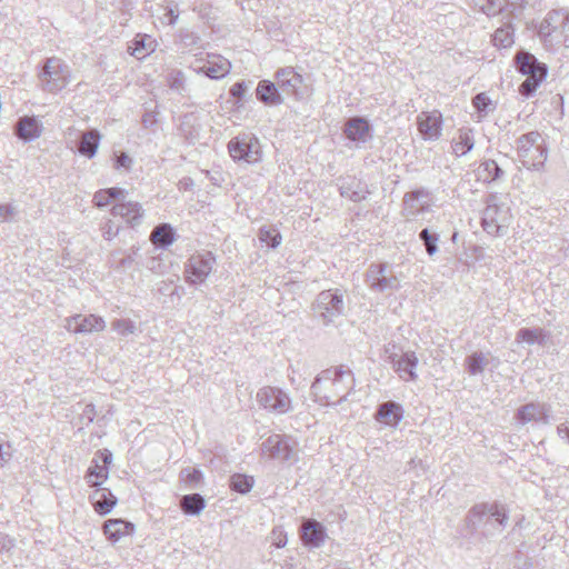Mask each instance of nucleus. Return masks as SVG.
<instances>
[{
  "label": "nucleus",
  "instance_id": "f257e3e1",
  "mask_svg": "<svg viewBox=\"0 0 569 569\" xmlns=\"http://www.w3.org/2000/svg\"><path fill=\"white\" fill-rule=\"evenodd\" d=\"M355 388V377L343 366L323 370L311 385V396L322 406H337L347 400Z\"/></svg>",
  "mask_w": 569,
  "mask_h": 569
},
{
  "label": "nucleus",
  "instance_id": "f03ea898",
  "mask_svg": "<svg viewBox=\"0 0 569 569\" xmlns=\"http://www.w3.org/2000/svg\"><path fill=\"white\" fill-rule=\"evenodd\" d=\"M509 513L505 505L481 502L472 506L465 517V530L469 535L491 538L500 535L507 527Z\"/></svg>",
  "mask_w": 569,
  "mask_h": 569
},
{
  "label": "nucleus",
  "instance_id": "7ed1b4c3",
  "mask_svg": "<svg viewBox=\"0 0 569 569\" xmlns=\"http://www.w3.org/2000/svg\"><path fill=\"white\" fill-rule=\"evenodd\" d=\"M517 151L523 167L533 170L543 168L547 147L540 132L530 131L517 140Z\"/></svg>",
  "mask_w": 569,
  "mask_h": 569
},
{
  "label": "nucleus",
  "instance_id": "20e7f679",
  "mask_svg": "<svg viewBox=\"0 0 569 569\" xmlns=\"http://www.w3.org/2000/svg\"><path fill=\"white\" fill-rule=\"evenodd\" d=\"M538 34L546 44H560L569 40V12L552 10L540 23Z\"/></svg>",
  "mask_w": 569,
  "mask_h": 569
},
{
  "label": "nucleus",
  "instance_id": "39448f33",
  "mask_svg": "<svg viewBox=\"0 0 569 569\" xmlns=\"http://www.w3.org/2000/svg\"><path fill=\"white\" fill-rule=\"evenodd\" d=\"M482 212L481 226L483 230L493 237H503L511 221L510 208L497 203V196L490 194Z\"/></svg>",
  "mask_w": 569,
  "mask_h": 569
},
{
  "label": "nucleus",
  "instance_id": "423d86ee",
  "mask_svg": "<svg viewBox=\"0 0 569 569\" xmlns=\"http://www.w3.org/2000/svg\"><path fill=\"white\" fill-rule=\"evenodd\" d=\"M230 157L236 161L254 164L261 161L262 150L259 139L250 132H242L228 143Z\"/></svg>",
  "mask_w": 569,
  "mask_h": 569
},
{
  "label": "nucleus",
  "instance_id": "0eeeda50",
  "mask_svg": "<svg viewBox=\"0 0 569 569\" xmlns=\"http://www.w3.org/2000/svg\"><path fill=\"white\" fill-rule=\"evenodd\" d=\"M40 79L46 91L57 93L70 82V69L61 59L48 58Z\"/></svg>",
  "mask_w": 569,
  "mask_h": 569
},
{
  "label": "nucleus",
  "instance_id": "6e6552de",
  "mask_svg": "<svg viewBox=\"0 0 569 569\" xmlns=\"http://www.w3.org/2000/svg\"><path fill=\"white\" fill-rule=\"evenodd\" d=\"M256 398L264 410L276 415H284L293 409L289 393L279 387L264 386L258 390Z\"/></svg>",
  "mask_w": 569,
  "mask_h": 569
},
{
  "label": "nucleus",
  "instance_id": "1a4fd4ad",
  "mask_svg": "<svg viewBox=\"0 0 569 569\" xmlns=\"http://www.w3.org/2000/svg\"><path fill=\"white\" fill-rule=\"evenodd\" d=\"M313 310L325 323L331 322L343 313V295L338 289L321 291L313 303Z\"/></svg>",
  "mask_w": 569,
  "mask_h": 569
},
{
  "label": "nucleus",
  "instance_id": "9d476101",
  "mask_svg": "<svg viewBox=\"0 0 569 569\" xmlns=\"http://www.w3.org/2000/svg\"><path fill=\"white\" fill-rule=\"evenodd\" d=\"M214 263L216 258L210 251L192 254L186 263V280L192 284L204 282L211 273Z\"/></svg>",
  "mask_w": 569,
  "mask_h": 569
},
{
  "label": "nucleus",
  "instance_id": "9b49d317",
  "mask_svg": "<svg viewBox=\"0 0 569 569\" xmlns=\"http://www.w3.org/2000/svg\"><path fill=\"white\" fill-rule=\"evenodd\" d=\"M418 358L413 351L392 352L388 356V363L403 381H415L418 378L416 368Z\"/></svg>",
  "mask_w": 569,
  "mask_h": 569
},
{
  "label": "nucleus",
  "instance_id": "f8f14e48",
  "mask_svg": "<svg viewBox=\"0 0 569 569\" xmlns=\"http://www.w3.org/2000/svg\"><path fill=\"white\" fill-rule=\"evenodd\" d=\"M263 455L271 459L289 461L295 457L291 438L281 435H271L261 445Z\"/></svg>",
  "mask_w": 569,
  "mask_h": 569
},
{
  "label": "nucleus",
  "instance_id": "ddd939ff",
  "mask_svg": "<svg viewBox=\"0 0 569 569\" xmlns=\"http://www.w3.org/2000/svg\"><path fill=\"white\" fill-rule=\"evenodd\" d=\"M367 282L370 288L380 292L399 287L398 278L388 269L387 263L371 264L367 271Z\"/></svg>",
  "mask_w": 569,
  "mask_h": 569
},
{
  "label": "nucleus",
  "instance_id": "4468645a",
  "mask_svg": "<svg viewBox=\"0 0 569 569\" xmlns=\"http://www.w3.org/2000/svg\"><path fill=\"white\" fill-rule=\"evenodd\" d=\"M274 77L280 92L287 96H293L296 99H301L303 97V78L295 70V68H281L276 72Z\"/></svg>",
  "mask_w": 569,
  "mask_h": 569
},
{
  "label": "nucleus",
  "instance_id": "2eb2a0df",
  "mask_svg": "<svg viewBox=\"0 0 569 569\" xmlns=\"http://www.w3.org/2000/svg\"><path fill=\"white\" fill-rule=\"evenodd\" d=\"M64 328L73 333H96L106 328L103 318L96 315H74L66 319Z\"/></svg>",
  "mask_w": 569,
  "mask_h": 569
},
{
  "label": "nucleus",
  "instance_id": "dca6fc26",
  "mask_svg": "<svg viewBox=\"0 0 569 569\" xmlns=\"http://www.w3.org/2000/svg\"><path fill=\"white\" fill-rule=\"evenodd\" d=\"M419 133L425 140L436 141L442 131V114L439 110L423 111L417 117Z\"/></svg>",
  "mask_w": 569,
  "mask_h": 569
},
{
  "label": "nucleus",
  "instance_id": "f3484780",
  "mask_svg": "<svg viewBox=\"0 0 569 569\" xmlns=\"http://www.w3.org/2000/svg\"><path fill=\"white\" fill-rule=\"evenodd\" d=\"M123 194L121 199L116 202L111 209L114 217H121L127 224L137 227L142 222L144 210L137 201H127Z\"/></svg>",
  "mask_w": 569,
  "mask_h": 569
},
{
  "label": "nucleus",
  "instance_id": "a211bd4d",
  "mask_svg": "<svg viewBox=\"0 0 569 569\" xmlns=\"http://www.w3.org/2000/svg\"><path fill=\"white\" fill-rule=\"evenodd\" d=\"M343 133L353 142L366 143L372 138V127L366 118L352 117L345 123Z\"/></svg>",
  "mask_w": 569,
  "mask_h": 569
},
{
  "label": "nucleus",
  "instance_id": "6ab92c4d",
  "mask_svg": "<svg viewBox=\"0 0 569 569\" xmlns=\"http://www.w3.org/2000/svg\"><path fill=\"white\" fill-rule=\"evenodd\" d=\"M14 133L22 141L31 142L41 136L42 124L36 117L24 116L17 121Z\"/></svg>",
  "mask_w": 569,
  "mask_h": 569
},
{
  "label": "nucleus",
  "instance_id": "aec40b11",
  "mask_svg": "<svg viewBox=\"0 0 569 569\" xmlns=\"http://www.w3.org/2000/svg\"><path fill=\"white\" fill-rule=\"evenodd\" d=\"M301 537L306 546L318 548L325 542L327 531L321 522L308 519L302 525Z\"/></svg>",
  "mask_w": 569,
  "mask_h": 569
},
{
  "label": "nucleus",
  "instance_id": "412c9836",
  "mask_svg": "<svg viewBox=\"0 0 569 569\" xmlns=\"http://www.w3.org/2000/svg\"><path fill=\"white\" fill-rule=\"evenodd\" d=\"M548 412L549 409L546 405L530 402L518 409L516 418L522 425L533 421L547 423Z\"/></svg>",
  "mask_w": 569,
  "mask_h": 569
},
{
  "label": "nucleus",
  "instance_id": "4be33fe9",
  "mask_svg": "<svg viewBox=\"0 0 569 569\" xmlns=\"http://www.w3.org/2000/svg\"><path fill=\"white\" fill-rule=\"evenodd\" d=\"M257 99L266 106H279L283 103L278 84L270 80H260L256 89Z\"/></svg>",
  "mask_w": 569,
  "mask_h": 569
},
{
  "label": "nucleus",
  "instance_id": "5701e85b",
  "mask_svg": "<svg viewBox=\"0 0 569 569\" xmlns=\"http://www.w3.org/2000/svg\"><path fill=\"white\" fill-rule=\"evenodd\" d=\"M117 497L107 488H97L91 496V502L96 512L100 516L109 515L117 505Z\"/></svg>",
  "mask_w": 569,
  "mask_h": 569
},
{
  "label": "nucleus",
  "instance_id": "b1692460",
  "mask_svg": "<svg viewBox=\"0 0 569 569\" xmlns=\"http://www.w3.org/2000/svg\"><path fill=\"white\" fill-rule=\"evenodd\" d=\"M133 531L134 525L123 519H109L103 525V532L112 542H118L122 537L131 535Z\"/></svg>",
  "mask_w": 569,
  "mask_h": 569
},
{
  "label": "nucleus",
  "instance_id": "393cba45",
  "mask_svg": "<svg viewBox=\"0 0 569 569\" xmlns=\"http://www.w3.org/2000/svg\"><path fill=\"white\" fill-rule=\"evenodd\" d=\"M516 68L522 74H532L543 72L547 74V66L539 62L538 59L528 51H520L517 53Z\"/></svg>",
  "mask_w": 569,
  "mask_h": 569
},
{
  "label": "nucleus",
  "instance_id": "a878e982",
  "mask_svg": "<svg viewBox=\"0 0 569 569\" xmlns=\"http://www.w3.org/2000/svg\"><path fill=\"white\" fill-rule=\"evenodd\" d=\"M403 416L402 407L395 401H387L378 407L376 419L388 426H397Z\"/></svg>",
  "mask_w": 569,
  "mask_h": 569
},
{
  "label": "nucleus",
  "instance_id": "bb28decb",
  "mask_svg": "<svg viewBox=\"0 0 569 569\" xmlns=\"http://www.w3.org/2000/svg\"><path fill=\"white\" fill-rule=\"evenodd\" d=\"M101 136L97 129H90L81 133L78 142V151L81 156L92 159L98 150Z\"/></svg>",
  "mask_w": 569,
  "mask_h": 569
},
{
  "label": "nucleus",
  "instance_id": "cd10ccee",
  "mask_svg": "<svg viewBox=\"0 0 569 569\" xmlns=\"http://www.w3.org/2000/svg\"><path fill=\"white\" fill-rule=\"evenodd\" d=\"M231 63L229 60L218 57L214 61H208L207 64L199 68L198 72L203 73L210 79L218 80L230 72Z\"/></svg>",
  "mask_w": 569,
  "mask_h": 569
},
{
  "label": "nucleus",
  "instance_id": "c85d7f7f",
  "mask_svg": "<svg viewBox=\"0 0 569 569\" xmlns=\"http://www.w3.org/2000/svg\"><path fill=\"white\" fill-rule=\"evenodd\" d=\"M180 509L184 515L198 516L206 508V500L200 493H190L181 497Z\"/></svg>",
  "mask_w": 569,
  "mask_h": 569
},
{
  "label": "nucleus",
  "instance_id": "c756f323",
  "mask_svg": "<svg viewBox=\"0 0 569 569\" xmlns=\"http://www.w3.org/2000/svg\"><path fill=\"white\" fill-rule=\"evenodd\" d=\"M150 240L154 246L166 249L174 241V230L169 223H160L151 231Z\"/></svg>",
  "mask_w": 569,
  "mask_h": 569
},
{
  "label": "nucleus",
  "instance_id": "7c9ffc66",
  "mask_svg": "<svg viewBox=\"0 0 569 569\" xmlns=\"http://www.w3.org/2000/svg\"><path fill=\"white\" fill-rule=\"evenodd\" d=\"M339 193L353 202H360L366 199L368 192L363 190L359 181L352 178L339 186Z\"/></svg>",
  "mask_w": 569,
  "mask_h": 569
},
{
  "label": "nucleus",
  "instance_id": "2f4dec72",
  "mask_svg": "<svg viewBox=\"0 0 569 569\" xmlns=\"http://www.w3.org/2000/svg\"><path fill=\"white\" fill-rule=\"evenodd\" d=\"M516 340L528 345L538 343L545 346L548 340V333L542 328H521L516 335Z\"/></svg>",
  "mask_w": 569,
  "mask_h": 569
},
{
  "label": "nucleus",
  "instance_id": "473e14b6",
  "mask_svg": "<svg viewBox=\"0 0 569 569\" xmlns=\"http://www.w3.org/2000/svg\"><path fill=\"white\" fill-rule=\"evenodd\" d=\"M132 49L131 54L134 56L138 59H142L147 56H149L154 50V40L147 34H137L136 38L132 41Z\"/></svg>",
  "mask_w": 569,
  "mask_h": 569
},
{
  "label": "nucleus",
  "instance_id": "72a5a7b5",
  "mask_svg": "<svg viewBox=\"0 0 569 569\" xmlns=\"http://www.w3.org/2000/svg\"><path fill=\"white\" fill-rule=\"evenodd\" d=\"M127 191L121 188H108L97 191L93 196V202L98 208L108 206L111 201L121 199Z\"/></svg>",
  "mask_w": 569,
  "mask_h": 569
},
{
  "label": "nucleus",
  "instance_id": "f704fd0d",
  "mask_svg": "<svg viewBox=\"0 0 569 569\" xmlns=\"http://www.w3.org/2000/svg\"><path fill=\"white\" fill-rule=\"evenodd\" d=\"M475 146L472 130L460 129L457 140H453V151L457 156H465L472 150Z\"/></svg>",
  "mask_w": 569,
  "mask_h": 569
},
{
  "label": "nucleus",
  "instance_id": "c9c22d12",
  "mask_svg": "<svg viewBox=\"0 0 569 569\" xmlns=\"http://www.w3.org/2000/svg\"><path fill=\"white\" fill-rule=\"evenodd\" d=\"M253 485V477L243 473H234L229 479L230 489L241 495H246L251 491Z\"/></svg>",
  "mask_w": 569,
  "mask_h": 569
},
{
  "label": "nucleus",
  "instance_id": "e433bc0d",
  "mask_svg": "<svg viewBox=\"0 0 569 569\" xmlns=\"http://www.w3.org/2000/svg\"><path fill=\"white\" fill-rule=\"evenodd\" d=\"M526 76V80L519 87V92L521 96L528 98L537 91L541 82L546 79L547 74L539 72Z\"/></svg>",
  "mask_w": 569,
  "mask_h": 569
},
{
  "label": "nucleus",
  "instance_id": "4c0bfd02",
  "mask_svg": "<svg viewBox=\"0 0 569 569\" xmlns=\"http://www.w3.org/2000/svg\"><path fill=\"white\" fill-rule=\"evenodd\" d=\"M467 370L470 376H477L483 372L488 365V359L482 352H473L465 360Z\"/></svg>",
  "mask_w": 569,
  "mask_h": 569
},
{
  "label": "nucleus",
  "instance_id": "58836bf2",
  "mask_svg": "<svg viewBox=\"0 0 569 569\" xmlns=\"http://www.w3.org/2000/svg\"><path fill=\"white\" fill-rule=\"evenodd\" d=\"M479 173L486 181H496L503 174V170L495 160H486L479 166Z\"/></svg>",
  "mask_w": 569,
  "mask_h": 569
},
{
  "label": "nucleus",
  "instance_id": "ea45409f",
  "mask_svg": "<svg viewBox=\"0 0 569 569\" xmlns=\"http://www.w3.org/2000/svg\"><path fill=\"white\" fill-rule=\"evenodd\" d=\"M259 240L274 249L281 242V234L274 227H262L259 230Z\"/></svg>",
  "mask_w": 569,
  "mask_h": 569
},
{
  "label": "nucleus",
  "instance_id": "a19ab883",
  "mask_svg": "<svg viewBox=\"0 0 569 569\" xmlns=\"http://www.w3.org/2000/svg\"><path fill=\"white\" fill-rule=\"evenodd\" d=\"M93 466H91L86 475V480L90 487H99L101 482L97 480H92L93 477L98 479H107L109 471L106 466H100L96 460L92 461Z\"/></svg>",
  "mask_w": 569,
  "mask_h": 569
},
{
  "label": "nucleus",
  "instance_id": "79ce46f5",
  "mask_svg": "<svg viewBox=\"0 0 569 569\" xmlns=\"http://www.w3.org/2000/svg\"><path fill=\"white\" fill-rule=\"evenodd\" d=\"M513 43V32L510 26L498 28L493 33V44L496 47L509 48Z\"/></svg>",
  "mask_w": 569,
  "mask_h": 569
},
{
  "label": "nucleus",
  "instance_id": "37998d69",
  "mask_svg": "<svg viewBox=\"0 0 569 569\" xmlns=\"http://www.w3.org/2000/svg\"><path fill=\"white\" fill-rule=\"evenodd\" d=\"M419 239L422 241L426 252L429 256H433L438 251V233L431 232L428 228H425L420 231Z\"/></svg>",
  "mask_w": 569,
  "mask_h": 569
},
{
  "label": "nucleus",
  "instance_id": "c03bdc74",
  "mask_svg": "<svg viewBox=\"0 0 569 569\" xmlns=\"http://www.w3.org/2000/svg\"><path fill=\"white\" fill-rule=\"evenodd\" d=\"M167 83L171 90L182 93L186 89V77L181 70H171L167 76Z\"/></svg>",
  "mask_w": 569,
  "mask_h": 569
},
{
  "label": "nucleus",
  "instance_id": "a18cd8bd",
  "mask_svg": "<svg viewBox=\"0 0 569 569\" xmlns=\"http://www.w3.org/2000/svg\"><path fill=\"white\" fill-rule=\"evenodd\" d=\"M179 43L184 48L200 47L201 38L189 29H180L178 33Z\"/></svg>",
  "mask_w": 569,
  "mask_h": 569
},
{
  "label": "nucleus",
  "instance_id": "49530a36",
  "mask_svg": "<svg viewBox=\"0 0 569 569\" xmlns=\"http://www.w3.org/2000/svg\"><path fill=\"white\" fill-rule=\"evenodd\" d=\"M488 17L497 16L503 8V0H475Z\"/></svg>",
  "mask_w": 569,
  "mask_h": 569
},
{
  "label": "nucleus",
  "instance_id": "de8ad7c7",
  "mask_svg": "<svg viewBox=\"0 0 569 569\" xmlns=\"http://www.w3.org/2000/svg\"><path fill=\"white\" fill-rule=\"evenodd\" d=\"M112 329L121 336H129L134 333L137 328L130 319H117L112 322Z\"/></svg>",
  "mask_w": 569,
  "mask_h": 569
},
{
  "label": "nucleus",
  "instance_id": "09e8293b",
  "mask_svg": "<svg viewBox=\"0 0 569 569\" xmlns=\"http://www.w3.org/2000/svg\"><path fill=\"white\" fill-rule=\"evenodd\" d=\"M181 477L183 481L196 487L202 480V472L196 468H184L181 470Z\"/></svg>",
  "mask_w": 569,
  "mask_h": 569
},
{
  "label": "nucleus",
  "instance_id": "8fccbe9b",
  "mask_svg": "<svg viewBox=\"0 0 569 569\" xmlns=\"http://www.w3.org/2000/svg\"><path fill=\"white\" fill-rule=\"evenodd\" d=\"M490 103V99L483 92L476 94L472 99L473 107L481 116L487 114Z\"/></svg>",
  "mask_w": 569,
  "mask_h": 569
},
{
  "label": "nucleus",
  "instance_id": "3c124183",
  "mask_svg": "<svg viewBox=\"0 0 569 569\" xmlns=\"http://www.w3.org/2000/svg\"><path fill=\"white\" fill-rule=\"evenodd\" d=\"M12 446L9 441L0 439V469L6 467L12 459Z\"/></svg>",
  "mask_w": 569,
  "mask_h": 569
},
{
  "label": "nucleus",
  "instance_id": "603ef678",
  "mask_svg": "<svg viewBox=\"0 0 569 569\" xmlns=\"http://www.w3.org/2000/svg\"><path fill=\"white\" fill-rule=\"evenodd\" d=\"M96 416L97 412L94 405L88 403L84 406L82 412L80 413L79 420L82 425L89 426L91 422H93Z\"/></svg>",
  "mask_w": 569,
  "mask_h": 569
},
{
  "label": "nucleus",
  "instance_id": "864d4df0",
  "mask_svg": "<svg viewBox=\"0 0 569 569\" xmlns=\"http://www.w3.org/2000/svg\"><path fill=\"white\" fill-rule=\"evenodd\" d=\"M247 91L248 84L244 81H238L230 88V94L238 100L243 99Z\"/></svg>",
  "mask_w": 569,
  "mask_h": 569
},
{
  "label": "nucleus",
  "instance_id": "5fc2aeb1",
  "mask_svg": "<svg viewBox=\"0 0 569 569\" xmlns=\"http://www.w3.org/2000/svg\"><path fill=\"white\" fill-rule=\"evenodd\" d=\"M132 166V159L126 153V152H120L119 154L116 156V159H114V168L116 169H126V170H129Z\"/></svg>",
  "mask_w": 569,
  "mask_h": 569
},
{
  "label": "nucleus",
  "instance_id": "6e6d98bb",
  "mask_svg": "<svg viewBox=\"0 0 569 569\" xmlns=\"http://www.w3.org/2000/svg\"><path fill=\"white\" fill-rule=\"evenodd\" d=\"M16 212L17 210L12 204H0V222L11 220Z\"/></svg>",
  "mask_w": 569,
  "mask_h": 569
},
{
  "label": "nucleus",
  "instance_id": "4d7b16f0",
  "mask_svg": "<svg viewBox=\"0 0 569 569\" xmlns=\"http://www.w3.org/2000/svg\"><path fill=\"white\" fill-rule=\"evenodd\" d=\"M119 232V227H113L112 221H108L104 227L102 228V236L107 240H111L114 238Z\"/></svg>",
  "mask_w": 569,
  "mask_h": 569
},
{
  "label": "nucleus",
  "instance_id": "13d9d810",
  "mask_svg": "<svg viewBox=\"0 0 569 569\" xmlns=\"http://www.w3.org/2000/svg\"><path fill=\"white\" fill-rule=\"evenodd\" d=\"M273 545L277 548H283L287 545V535L282 530L273 529Z\"/></svg>",
  "mask_w": 569,
  "mask_h": 569
},
{
  "label": "nucleus",
  "instance_id": "bf43d9fd",
  "mask_svg": "<svg viewBox=\"0 0 569 569\" xmlns=\"http://www.w3.org/2000/svg\"><path fill=\"white\" fill-rule=\"evenodd\" d=\"M422 194H423V192L421 190H416V191L406 193L405 197H403L405 206L407 208L412 207L413 202L416 200H418Z\"/></svg>",
  "mask_w": 569,
  "mask_h": 569
},
{
  "label": "nucleus",
  "instance_id": "052dcab7",
  "mask_svg": "<svg viewBox=\"0 0 569 569\" xmlns=\"http://www.w3.org/2000/svg\"><path fill=\"white\" fill-rule=\"evenodd\" d=\"M166 13H164V18L168 19V23L169 24H174L179 18V13L177 11V8L174 7H170V6H167L166 7Z\"/></svg>",
  "mask_w": 569,
  "mask_h": 569
},
{
  "label": "nucleus",
  "instance_id": "680f3d73",
  "mask_svg": "<svg viewBox=\"0 0 569 569\" xmlns=\"http://www.w3.org/2000/svg\"><path fill=\"white\" fill-rule=\"evenodd\" d=\"M156 123H157V118H156L154 112L149 111V112H146L142 116V124H143V127L149 128V127H152Z\"/></svg>",
  "mask_w": 569,
  "mask_h": 569
},
{
  "label": "nucleus",
  "instance_id": "e2e57ef3",
  "mask_svg": "<svg viewBox=\"0 0 569 569\" xmlns=\"http://www.w3.org/2000/svg\"><path fill=\"white\" fill-rule=\"evenodd\" d=\"M13 546L14 543L11 538L0 533V552L3 550H10Z\"/></svg>",
  "mask_w": 569,
  "mask_h": 569
},
{
  "label": "nucleus",
  "instance_id": "0e129e2a",
  "mask_svg": "<svg viewBox=\"0 0 569 569\" xmlns=\"http://www.w3.org/2000/svg\"><path fill=\"white\" fill-rule=\"evenodd\" d=\"M100 452L101 459L103 461V466H108L112 461V453L108 449H103Z\"/></svg>",
  "mask_w": 569,
  "mask_h": 569
},
{
  "label": "nucleus",
  "instance_id": "69168bd1",
  "mask_svg": "<svg viewBox=\"0 0 569 569\" xmlns=\"http://www.w3.org/2000/svg\"><path fill=\"white\" fill-rule=\"evenodd\" d=\"M392 352H396V346L395 345H388L385 346V353H386V361L388 362V356Z\"/></svg>",
  "mask_w": 569,
  "mask_h": 569
},
{
  "label": "nucleus",
  "instance_id": "338daca9",
  "mask_svg": "<svg viewBox=\"0 0 569 569\" xmlns=\"http://www.w3.org/2000/svg\"><path fill=\"white\" fill-rule=\"evenodd\" d=\"M121 263H122V266L131 264L132 263V258L130 256H128L127 258H123L121 260Z\"/></svg>",
  "mask_w": 569,
  "mask_h": 569
}]
</instances>
